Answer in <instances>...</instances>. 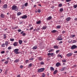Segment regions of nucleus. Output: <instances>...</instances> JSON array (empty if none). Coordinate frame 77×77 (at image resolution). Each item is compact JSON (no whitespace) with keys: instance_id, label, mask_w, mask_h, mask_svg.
Listing matches in <instances>:
<instances>
[{"instance_id":"obj_29","label":"nucleus","mask_w":77,"mask_h":77,"mask_svg":"<svg viewBox=\"0 0 77 77\" xmlns=\"http://www.w3.org/2000/svg\"><path fill=\"white\" fill-rule=\"evenodd\" d=\"M37 48V46H34L32 48L33 50H36Z\"/></svg>"},{"instance_id":"obj_14","label":"nucleus","mask_w":77,"mask_h":77,"mask_svg":"<svg viewBox=\"0 0 77 77\" xmlns=\"http://www.w3.org/2000/svg\"><path fill=\"white\" fill-rule=\"evenodd\" d=\"M60 65V63H59V62H58L57 63H56V66L57 67H58V66H59Z\"/></svg>"},{"instance_id":"obj_1","label":"nucleus","mask_w":77,"mask_h":77,"mask_svg":"<svg viewBox=\"0 0 77 77\" xmlns=\"http://www.w3.org/2000/svg\"><path fill=\"white\" fill-rule=\"evenodd\" d=\"M12 10H14L15 11H17L18 10V8L17 6L14 5L12 7Z\"/></svg>"},{"instance_id":"obj_38","label":"nucleus","mask_w":77,"mask_h":77,"mask_svg":"<svg viewBox=\"0 0 77 77\" xmlns=\"http://www.w3.org/2000/svg\"><path fill=\"white\" fill-rule=\"evenodd\" d=\"M5 43L2 44V47H5Z\"/></svg>"},{"instance_id":"obj_61","label":"nucleus","mask_w":77,"mask_h":77,"mask_svg":"<svg viewBox=\"0 0 77 77\" xmlns=\"http://www.w3.org/2000/svg\"><path fill=\"white\" fill-rule=\"evenodd\" d=\"M24 33V31H22L20 32V34H23Z\"/></svg>"},{"instance_id":"obj_37","label":"nucleus","mask_w":77,"mask_h":77,"mask_svg":"<svg viewBox=\"0 0 77 77\" xmlns=\"http://www.w3.org/2000/svg\"><path fill=\"white\" fill-rule=\"evenodd\" d=\"M11 49H12V47L11 46L9 47L8 48V50H11Z\"/></svg>"},{"instance_id":"obj_24","label":"nucleus","mask_w":77,"mask_h":77,"mask_svg":"<svg viewBox=\"0 0 77 77\" xmlns=\"http://www.w3.org/2000/svg\"><path fill=\"white\" fill-rule=\"evenodd\" d=\"M21 12H19L18 13H17V16H19V15H21Z\"/></svg>"},{"instance_id":"obj_54","label":"nucleus","mask_w":77,"mask_h":77,"mask_svg":"<svg viewBox=\"0 0 77 77\" xmlns=\"http://www.w3.org/2000/svg\"><path fill=\"white\" fill-rule=\"evenodd\" d=\"M63 42L62 41H61L60 42H59V44H62Z\"/></svg>"},{"instance_id":"obj_13","label":"nucleus","mask_w":77,"mask_h":77,"mask_svg":"<svg viewBox=\"0 0 77 77\" xmlns=\"http://www.w3.org/2000/svg\"><path fill=\"white\" fill-rule=\"evenodd\" d=\"M54 48L55 49H58L59 48V47L57 45H54Z\"/></svg>"},{"instance_id":"obj_35","label":"nucleus","mask_w":77,"mask_h":77,"mask_svg":"<svg viewBox=\"0 0 77 77\" xmlns=\"http://www.w3.org/2000/svg\"><path fill=\"white\" fill-rule=\"evenodd\" d=\"M3 39H6V35H5V34H4L3 35Z\"/></svg>"},{"instance_id":"obj_32","label":"nucleus","mask_w":77,"mask_h":77,"mask_svg":"<svg viewBox=\"0 0 77 77\" xmlns=\"http://www.w3.org/2000/svg\"><path fill=\"white\" fill-rule=\"evenodd\" d=\"M57 32V30H54L51 31V32L52 33H55V32Z\"/></svg>"},{"instance_id":"obj_4","label":"nucleus","mask_w":77,"mask_h":77,"mask_svg":"<svg viewBox=\"0 0 77 77\" xmlns=\"http://www.w3.org/2000/svg\"><path fill=\"white\" fill-rule=\"evenodd\" d=\"M62 36L60 35L58 38H57V40L58 41H62Z\"/></svg>"},{"instance_id":"obj_11","label":"nucleus","mask_w":77,"mask_h":77,"mask_svg":"<svg viewBox=\"0 0 77 77\" xmlns=\"http://www.w3.org/2000/svg\"><path fill=\"white\" fill-rule=\"evenodd\" d=\"M3 8H4V9H6V8H8V5H7V4L4 5H3Z\"/></svg>"},{"instance_id":"obj_50","label":"nucleus","mask_w":77,"mask_h":77,"mask_svg":"<svg viewBox=\"0 0 77 77\" xmlns=\"http://www.w3.org/2000/svg\"><path fill=\"white\" fill-rule=\"evenodd\" d=\"M17 31L18 32H21V29H19L17 30Z\"/></svg>"},{"instance_id":"obj_3","label":"nucleus","mask_w":77,"mask_h":77,"mask_svg":"<svg viewBox=\"0 0 77 77\" xmlns=\"http://www.w3.org/2000/svg\"><path fill=\"white\" fill-rule=\"evenodd\" d=\"M18 51H19V49H15L14 50V52L15 54H19V53L18 52Z\"/></svg>"},{"instance_id":"obj_58","label":"nucleus","mask_w":77,"mask_h":77,"mask_svg":"<svg viewBox=\"0 0 77 77\" xmlns=\"http://www.w3.org/2000/svg\"><path fill=\"white\" fill-rule=\"evenodd\" d=\"M17 77H21V75H18L17 76Z\"/></svg>"},{"instance_id":"obj_5","label":"nucleus","mask_w":77,"mask_h":77,"mask_svg":"<svg viewBox=\"0 0 77 77\" xmlns=\"http://www.w3.org/2000/svg\"><path fill=\"white\" fill-rule=\"evenodd\" d=\"M77 46L75 45H73L72 46L71 48V49H75V48H77Z\"/></svg>"},{"instance_id":"obj_33","label":"nucleus","mask_w":77,"mask_h":77,"mask_svg":"<svg viewBox=\"0 0 77 77\" xmlns=\"http://www.w3.org/2000/svg\"><path fill=\"white\" fill-rule=\"evenodd\" d=\"M4 63L5 64H7V63H9V60H7V61L5 62Z\"/></svg>"},{"instance_id":"obj_36","label":"nucleus","mask_w":77,"mask_h":77,"mask_svg":"<svg viewBox=\"0 0 77 77\" xmlns=\"http://www.w3.org/2000/svg\"><path fill=\"white\" fill-rule=\"evenodd\" d=\"M27 5H28V3L26 2L25 4V6L26 7H27Z\"/></svg>"},{"instance_id":"obj_6","label":"nucleus","mask_w":77,"mask_h":77,"mask_svg":"<svg viewBox=\"0 0 77 77\" xmlns=\"http://www.w3.org/2000/svg\"><path fill=\"white\" fill-rule=\"evenodd\" d=\"M21 17L22 19H26V18H27V16L26 15H24L23 16H21Z\"/></svg>"},{"instance_id":"obj_34","label":"nucleus","mask_w":77,"mask_h":77,"mask_svg":"<svg viewBox=\"0 0 77 77\" xmlns=\"http://www.w3.org/2000/svg\"><path fill=\"white\" fill-rule=\"evenodd\" d=\"M45 76V73H43L42 75V77H44Z\"/></svg>"},{"instance_id":"obj_47","label":"nucleus","mask_w":77,"mask_h":77,"mask_svg":"<svg viewBox=\"0 0 77 77\" xmlns=\"http://www.w3.org/2000/svg\"><path fill=\"white\" fill-rule=\"evenodd\" d=\"M37 11H38V13H41V10L39 9H38L37 10Z\"/></svg>"},{"instance_id":"obj_55","label":"nucleus","mask_w":77,"mask_h":77,"mask_svg":"<svg viewBox=\"0 0 77 77\" xmlns=\"http://www.w3.org/2000/svg\"><path fill=\"white\" fill-rule=\"evenodd\" d=\"M65 33V31H63L62 32V33H63V34Z\"/></svg>"},{"instance_id":"obj_7","label":"nucleus","mask_w":77,"mask_h":77,"mask_svg":"<svg viewBox=\"0 0 77 77\" xmlns=\"http://www.w3.org/2000/svg\"><path fill=\"white\" fill-rule=\"evenodd\" d=\"M72 54L71 53H69L66 56H67V57H71V56H72Z\"/></svg>"},{"instance_id":"obj_63","label":"nucleus","mask_w":77,"mask_h":77,"mask_svg":"<svg viewBox=\"0 0 77 77\" xmlns=\"http://www.w3.org/2000/svg\"><path fill=\"white\" fill-rule=\"evenodd\" d=\"M5 74H7V71H6L5 72Z\"/></svg>"},{"instance_id":"obj_17","label":"nucleus","mask_w":77,"mask_h":77,"mask_svg":"<svg viewBox=\"0 0 77 77\" xmlns=\"http://www.w3.org/2000/svg\"><path fill=\"white\" fill-rule=\"evenodd\" d=\"M19 61H20V60L18 59H16L14 61V62H16V63H18Z\"/></svg>"},{"instance_id":"obj_10","label":"nucleus","mask_w":77,"mask_h":77,"mask_svg":"<svg viewBox=\"0 0 77 77\" xmlns=\"http://www.w3.org/2000/svg\"><path fill=\"white\" fill-rule=\"evenodd\" d=\"M53 55H54V53H48V56H53Z\"/></svg>"},{"instance_id":"obj_23","label":"nucleus","mask_w":77,"mask_h":77,"mask_svg":"<svg viewBox=\"0 0 77 77\" xmlns=\"http://www.w3.org/2000/svg\"><path fill=\"white\" fill-rule=\"evenodd\" d=\"M75 35H70V37L71 38H74L75 37Z\"/></svg>"},{"instance_id":"obj_9","label":"nucleus","mask_w":77,"mask_h":77,"mask_svg":"<svg viewBox=\"0 0 77 77\" xmlns=\"http://www.w3.org/2000/svg\"><path fill=\"white\" fill-rule=\"evenodd\" d=\"M66 67H63L62 68H61L60 69L61 71H63L64 70H66Z\"/></svg>"},{"instance_id":"obj_46","label":"nucleus","mask_w":77,"mask_h":77,"mask_svg":"<svg viewBox=\"0 0 77 77\" xmlns=\"http://www.w3.org/2000/svg\"><path fill=\"white\" fill-rule=\"evenodd\" d=\"M73 7H74L75 9V8H77V5H74L73 6Z\"/></svg>"},{"instance_id":"obj_52","label":"nucleus","mask_w":77,"mask_h":77,"mask_svg":"<svg viewBox=\"0 0 77 77\" xmlns=\"http://www.w3.org/2000/svg\"><path fill=\"white\" fill-rule=\"evenodd\" d=\"M25 62L26 63H28V62H29V60H26Z\"/></svg>"},{"instance_id":"obj_39","label":"nucleus","mask_w":77,"mask_h":77,"mask_svg":"<svg viewBox=\"0 0 77 77\" xmlns=\"http://www.w3.org/2000/svg\"><path fill=\"white\" fill-rule=\"evenodd\" d=\"M5 53V51H2L1 52V54H4V53Z\"/></svg>"},{"instance_id":"obj_57","label":"nucleus","mask_w":77,"mask_h":77,"mask_svg":"<svg viewBox=\"0 0 77 77\" xmlns=\"http://www.w3.org/2000/svg\"><path fill=\"white\" fill-rule=\"evenodd\" d=\"M22 35L23 36H24L26 35V33H23V34H22Z\"/></svg>"},{"instance_id":"obj_12","label":"nucleus","mask_w":77,"mask_h":77,"mask_svg":"<svg viewBox=\"0 0 77 77\" xmlns=\"http://www.w3.org/2000/svg\"><path fill=\"white\" fill-rule=\"evenodd\" d=\"M52 18V17H51V16H49V17L47 18L46 20L48 21V20H51Z\"/></svg>"},{"instance_id":"obj_8","label":"nucleus","mask_w":77,"mask_h":77,"mask_svg":"<svg viewBox=\"0 0 77 77\" xmlns=\"http://www.w3.org/2000/svg\"><path fill=\"white\" fill-rule=\"evenodd\" d=\"M47 28V25L43 26L42 27V29L43 30H45Z\"/></svg>"},{"instance_id":"obj_64","label":"nucleus","mask_w":77,"mask_h":77,"mask_svg":"<svg viewBox=\"0 0 77 77\" xmlns=\"http://www.w3.org/2000/svg\"><path fill=\"white\" fill-rule=\"evenodd\" d=\"M9 59H10V58H9V57H8L7 58V60H9Z\"/></svg>"},{"instance_id":"obj_60","label":"nucleus","mask_w":77,"mask_h":77,"mask_svg":"<svg viewBox=\"0 0 77 77\" xmlns=\"http://www.w3.org/2000/svg\"><path fill=\"white\" fill-rule=\"evenodd\" d=\"M74 20H75V21H77V18H75Z\"/></svg>"},{"instance_id":"obj_45","label":"nucleus","mask_w":77,"mask_h":77,"mask_svg":"<svg viewBox=\"0 0 77 77\" xmlns=\"http://www.w3.org/2000/svg\"><path fill=\"white\" fill-rule=\"evenodd\" d=\"M57 29H60V25L57 26Z\"/></svg>"},{"instance_id":"obj_15","label":"nucleus","mask_w":77,"mask_h":77,"mask_svg":"<svg viewBox=\"0 0 77 77\" xmlns=\"http://www.w3.org/2000/svg\"><path fill=\"white\" fill-rule=\"evenodd\" d=\"M18 44V42H15L13 44V45H14V46H17V45Z\"/></svg>"},{"instance_id":"obj_49","label":"nucleus","mask_w":77,"mask_h":77,"mask_svg":"<svg viewBox=\"0 0 77 77\" xmlns=\"http://www.w3.org/2000/svg\"><path fill=\"white\" fill-rule=\"evenodd\" d=\"M33 58H29V60H33Z\"/></svg>"},{"instance_id":"obj_41","label":"nucleus","mask_w":77,"mask_h":77,"mask_svg":"<svg viewBox=\"0 0 77 77\" xmlns=\"http://www.w3.org/2000/svg\"><path fill=\"white\" fill-rule=\"evenodd\" d=\"M28 66L29 67H31V66H32V63H30L28 65Z\"/></svg>"},{"instance_id":"obj_19","label":"nucleus","mask_w":77,"mask_h":77,"mask_svg":"<svg viewBox=\"0 0 77 77\" xmlns=\"http://www.w3.org/2000/svg\"><path fill=\"white\" fill-rule=\"evenodd\" d=\"M8 44H9V42L8 41H6L5 43V46L7 47L8 45Z\"/></svg>"},{"instance_id":"obj_25","label":"nucleus","mask_w":77,"mask_h":77,"mask_svg":"<svg viewBox=\"0 0 77 77\" xmlns=\"http://www.w3.org/2000/svg\"><path fill=\"white\" fill-rule=\"evenodd\" d=\"M1 18H4V17H5V15H4V14H1Z\"/></svg>"},{"instance_id":"obj_42","label":"nucleus","mask_w":77,"mask_h":77,"mask_svg":"<svg viewBox=\"0 0 77 77\" xmlns=\"http://www.w3.org/2000/svg\"><path fill=\"white\" fill-rule=\"evenodd\" d=\"M58 6H59V7H62V4H59Z\"/></svg>"},{"instance_id":"obj_51","label":"nucleus","mask_w":77,"mask_h":77,"mask_svg":"<svg viewBox=\"0 0 77 77\" xmlns=\"http://www.w3.org/2000/svg\"><path fill=\"white\" fill-rule=\"evenodd\" d=\"M71 0H66V2H71Z\"/></svg>"},{"instance_id":"obj_59","label":"nucleus","mask_w":77,"mask_h":77,"mask_svg":"<svg viewBox=\"0 0 77 77\" xmlns=\"http://www.w3.org/2000/svg\"><path fill=\"white\" fill-rule=\"evenodd\" d=\"M33 27H31L30 28V30H33Z\"/></svg>"},{"instance_id":"obj_21","label":"nucleus","mask_w":77,"mask_h":77,"mask_svg":"<svg viewBox=\"0 0 77 77\" xmlns=\"http://www.w3.org/2000/svg\"><path fill=\"white\" fill-rule=\"evenodd\" d=\"M19 44L21 45L22 44V43H23V41L21 40H19Z\"/></svg>"},{"instance_id":"obj_43","label":"nucleus","mask_w":77,"mask_h":77,"mask_svg":"<svg viewBox=\"0 0 77 77\" xmlns=\"http://www.w3.org/2000/svg\"><path fill=\"white\" fill-rule=\"evenodd\" d=\"M60 51V50H58L56 51V53L57 54H58V53Z\"/></svg>"},{"instance_id":"obj_53","label":"nucleus","mask_w":77,"mask_h":77,"mask_svg":"<svg viewBox=\"0 0 77 77\" xmlns=\"http://www.w3.org/2000/svg\"><path fill=\"white\" fill-rule=\"evenodd\" d=\"M20 68H21V69H22V68H23V66L22 65H20Z\"/></svg>"},{"instance_id":"obj_28","label":"nucleus","mask_w":77,"mask_h":77,"mask_svg":"<svg viewBox=\"0 0 77 77\" xmlns=\"http://www.w3.org/2000/svg\"><path fill=\"white\" fill-rule=\"evenodd\" d=\"M54 51V49H51L50 50H49L48 52L49 53H50V52H51L52 51Z\"/></svg>"},{"instance_id":"obj_16","label":"nucleus","mask_w":77,"mask_h":77,"mask_svg":"<svg viewBox=\"0 0 77 77\" xmlns=\"http://www.w3.org/2000/svg\"><path fill=\"white\" fill-rule=\"evenodd\" d=\"M50 69L51 71H54V68H53V67H51Z\"/></svg>"},{"instance_id":"obj_20","label":"nucleus","mask_w":77,"mask_h":77,"mask_svg":"<svg viewBox=\"0 0 77 77\" xmlns=\"http://www.w3.org/2000/svg\"><path fill=\"white\" fill-rule=\"evenodd\" d=\"M71 20V18L70 17H67V18H66V21H69Z\"/></svg>"},{"instance_id":"obj_30","label":"nucleus","mask_w":77,"mask_h":77,"mask_svg":"<svg viewBox=\"0 0 77 77\" xmlns=\"http://www.w3.org/2000/svg\"><path fill=\"white\" fill-rule=\"evenodd\" d=\"M60 12H63V8H61L60 9Z\"/></svg>"},{"instance_id":"obj_22","label":"nucleus","mask_w":77,"mask_h":77,"mask_svg":"<svg viewBox=\"0 0 77 77\" xmlns=\"http://www.w3.org/2000/svg\"><path fill=\"white\" fill-rule=\"evenodd\" d=\"M41 22V20H39L37 22H36V24H40Z\"/></svg>"},{"instance_id":"obj_56","label":"nucleus","mask_w":77,"mask_h":77,"mask_svg":"<svg viewBox=\"0 0 77 77\" xmlns=\"http://www.w3.org/2000/svg\"><path fill=\"white\" fill-rule=\"evenodd\" d=\"M72 41H73V40H71V41L69 42V43H71V42H72Z\"/></svg>"},{"instance_id":"obj_62","label":"nucleus","mask_w":77,"mask_h":77,"mask_svg":"<svg viewBox=\"0 0 77 77\" xmlns=\"http://www.w3.org/2000/svg\"><path fill=\"white\" fill-rule=\"evenodd\" d=\"M5 60V59H3L1 61H2V62H4Z\"/></svg>"},{"instance_id":"obj_18","label":"nucleus","mask_w":77,"mask_h":77,"mask_svg":"<svg viewBox=\"0 0 77 77\" xmlns=\"http://www.w3.org/2000/svg\"><path fill=\"white\" fill-rule=\"evenodd\" d=\"M38 59L39 60H40V61L41 60H43V58H42V57H38Z\"/></svg>"},{"instance_id":"obj_31","label":"nucleus","mask_w":77,"mask_h":77,"mask_svg":"<svg viewBox=\"0 0 77 77\" xmlns=\"http://www.w3.org/2000/svg\"><path fill=\"white\" fill-rule=\"evenodd\" d=\"M40 64L41 65H43L44 64V62L43 61H42L40 62Z\"/></svg>"},{"instance_id":"obj_40","label":"nucleus","mask_w":77,"mask_h":77,"mask_svg":"<svg viewBox=\"0 0 77 77\" xmlns=\"http://www.w3.org/2000/svg\"><path fill=\"white\" fill-rule=\"evenodd\" d=\"M58 57H61V58H62V55H61L58 54Z\"/></svg>"},{"instance_id":"obj_27","label":"nucleus","mask_w":77,"mask_h":77,"mask_svg":"<svg viewBox=\"0 0 77 77\" xmlns=\"http://www.w3.org/2000/svg\"><path fill=\"white\" fill-rule=\"evenodd\" d=\"M76 42H77L76 40H73V42H72V43H75Z\"/></svg>"},{"instance_id":"obj_2","label":"nucleus","mask_w":77,"mask_h":77,"mask_svg":"<svg viewBox=\"0 0 77 77\" xmlns=\"http://www.w3.org/2000/svg\"><path fill=\"white\" fill-rule=\"evenodd\" d=\"M44 69H45V68H40L38 70V72H42V71H44Z\"/></svg>"},{"instance_id":"obj_26","label":"nucleus","mask_w":77,"mask_h":77,"mask_svg":"<svg viewBox=\"0 0 77 77\" xmlns=\"http://www.w3.org/2000/svg\"><path fill=\"white\" fill-rule=\"evenodd\" d=\"M57 70H55L53 74L54 75L56 74V73H57Z\"/></svg>"},{"instance_id":"obj_48","label":"nucleus","mask_w":77,"mask_h":77,"mask_svg":"<svg viewBox=\"0 0 77 77\" xmlns=\"http://www.w3.org/2000/svg\"><path fill=\"white\" fill-rule=\"evenodd\" d=\"M10 41H12V42H13V41H14V38H11V39H10Z\"/></svg>"},{"instance_id":"obj_44","label":"nucleus","mask_w":77,"mask_h":77,"mask_svg":"<svg viewBox=\"0 0 77 77\" xmlns=\"http://www.w3.org/2000/svg\"><path fill=\"white\" fill-rule=\"evenodd\" d=\"M62 62H66V60H62Z\"/></svg>"}]
</instances>
